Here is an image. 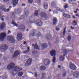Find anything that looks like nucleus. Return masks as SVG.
<instances>
[{
  "instance_id": "obj_41",
  "label": "nucleus",
  "mask_w": 79,
  "mask_h": 79,
  "mask_svg": "<svg viewBox=\"0 0 79 79\" xmlns=\"http://www.w3.org/2000/svg\"><path fill=\"white\" fill-rule=\"evenodd\" d=\"M66 33V28H64V32H63V35H64L65 33Z\"/></svg>"
},
{
  "instance_id": "obj_34",
  "label": "nucleus",
  "mask_w": 79,
  "mask_h": 79,
  "mask_svg": "<svg viewBox=\"0 0 79 79\" xmlns=\"http://www.w3.org/2000/svg\"><path fill=\"white\" fill-rule=\"evenodd\" d=\"M64 8L65 9H66V8H67L68 7V4H64Z\"/></svg>"
},
{
  "instance_id": "obj_23",
  "label": "nucleus",
  "mask_w": 79,
  "mask_h": 79,
  "mask_svg": "<svg viewBox=\"0 0 79 79\" xmlns=\"http://www.w3.org/2000/svg\"><path fill=\"white\" fill-rule=\"evenodd\" d=\"M34 48L35 49H38V50H40L39 47L38 46L37 44H35V45L34 46Z\"/></svg>"
},
{
  "instance_id": "obj_54",
  "label": "nucleus",
  "mask_w": 79,
  "mask_h": 79,
  "mask_svg": "<svg viewBox=\"0 0 79 79\" xmlns=\"http://www.w3.org/2000/svg\"><path fill=\"white\" fill-rule=\"evenodd\" d=\"M25 4H22V6H25Z\"/></svg>"
},
{
  "instance_id": "obj_57",
  "label": "nucleus",
  "mask_w": 79,
  "mask_h": 79,
  "mask_svg": "<svg viewBox=\"0 0 79 79\" xmlns=\"http://www.w3.org/2000/svg\"><path fill=\"white\" fill-rule=\"evenodd\" d=\"M74 12L75 13H77V11H74Z\"/></svg>"
},
{
  "instance_id": "obj_50",
  "label": "nucleus",
  "mask_w": 79,
  "mask_h": 79,
  "mask_svg": "<svg viewBox=\"0 0 79 79\" xmlns=\"http://www.w3.org/2000/svg\"><path fill=\"white\" fill-rule=\"evenodd\" d=\"M41 35L40 33H39L37 35L38 36H40Z\"/></svg>"
},
{
  "instance_id": "obj_14",
  "label": "nucleus",
  "mask_w": 79,
  "mask_h": 79,
  "mask_svg": "<svg viewBox=\"0 0 79 79\" xmlns=\"http://www.w3.org/2000/svg\"><path fill=\"white\" fill-rule=\"evenodd\" d=\"M37 23H36V25L38 26H41L42 25V22L40 20H38L36 21Z\"/></svg>"
},
{
  "instance_id": "obj_35",
  "label": "nucleus",
  "mask_w": 79,
  "mask_h": 79,
  "mask_svg": "<svg viewBox=\"0 0 79 79\" xmlns=\"http://www.w3.org/2000/svg\"><path fill=\"white\" fill-rule=\"evenodd\" d=\"M77 24V23L75 21H73V25L75 26V25H76Z\"/></svg>"
},
{
  "instance_id": "obj_53",
  "label": "nucleus",
  "mask_w": 79,
  "mask_h": 79,
  "mask_svg": "<svg viewBox=\"0 0 79 79\" xmlns=\"http://www.w3.org/2000/svg\"><path fill=\"white\" fill-rule=\"evenodd\" d=\"M23 44H24V45H25V44L26 45V44H27L26 43V41H24Z\"/></svg>"
},
{
  "instance_id": "obj_43",
  "label": "nucleus",
  "mask_w": 79,
  "mask_h": 79,
  "mask_svg": "<svg viewBox=\"0 0 79 79\" xmlns=\"http://www.w3.org/2000/svg\"><path fill=\"white\" fill-rule=\"evenodd\" d=\"M11 31L9 30H8L7 31V34L9 35L10 33H11Z\"/></svg>"
},
{
  "instance_id": "obj_7",
  "label": "nucleus",
  "mask_w": 79,
  "mask_h": 79,
  "mask_svg": "<svg viewBox=\"0 0 79 79\" xmlns=\"http://www.w3.org/2000/svg\"><path fill=\"white\" fill-rule=\"evenodd\" d=\"M7 40L10 41L11 43H13L15 42L14 38L12 36H9L7 38Z\"/></svg>"
},
{
  "instance_id": "obj_55",
  "label": "nucleus",
  "mask_w": 79,
  "mask_h": 79,
  "mask_svg": "<svg viewBox=\"0 0 79 79\" xmlns=\"http://www.w3.org/2000/svg\"><path fill=\"white\" fill-rule=\"evenodd\" d=\"M71 28L72 29H74V28L73 27L71 26Z\"/></svg>"
},
{
  "instance_id": "obj_36",
  "label": "nucleus",
  "mask_w": 79,
  "mask_h": 79,
  "mask_svg": "<svg viewBox=\"0 0 79 79\" xmlns=\"http://www.w3.org/2000/svg\"><path fill=\"white\" fill-rule=\"evenodd\" d=\"M10 51L11 52H13L14 48L13 47L10 48Z\"/></svg>"
},
{
  "instance_id": "obj_22",
  "label": "nucleus",
  "mask_w": 79,
  "mask_h": 79,
  "mask_svg": "<svg viewBox=\"0 0 79 79\" xmlns=\"http://www.w3.org/2000/svg\"><path fill=\"white\" fill-rule=\"evenodd\" d=\"M44 8L45 9H47L48 8V5L46 2H44Z\"/></svg>"
},
{
  "instance_id": "obj_2",
  "label": "nucleus",
  "mask_w": 79,
  "mask_h": 79,
  "mask_svg": "<svg viewBox=\"0 0 79 79\" xmlns=\"http://www.w3.org/2000/svg\"><path fill=\"white\" fill-rule=\"evenodd\" d=\"M50 54L52 56H54V57H53V59L52 60V62L53 63H54L56 60V57L55 56L56 55L55 54V50H52L51 52H50Z\"/></svg>"
},
{
  "instance_id": "obj_25",
  "label": "nucleus",
  "mask_w": 79,
  "mask_h": 79,
  "mask_svg": "<svg viewBox=\"0 0 79 79\" xmlns=\"http://www.w3.org/2000/svg\"><path fill=\"white\" fill-rule=\"evenodd\" d=\"M46 38H47L48 39H50L51 38L52 36L50 34H48V35H46Z\"/></svg>"
},
{
  "instance_id": "obj_20",
  "label": "nucleus",
  "mask_w": 79,
  "mask_h": 79,
  "mask_svg": "<svg viewBox=\"0 0 79 79\" xmlns=\"http://www.w3.org/2000/svg\"><path fill=\"white\" fill-rule=\"evenodd\" d=\"M57 22V19L56 18L54 17L53 19V24L55 25L56 24Z\"/></svg>"
},
{
  "instance_id": "obj_49",
  "label": "nucleus",
  "mask_w": 79,
  "mask_h": 79,
  "mask_svg": "<svg viewBox=\"0 0 79 79\" xmlns=\"http://www.w3.org/2000/svg\"><path fill=\"white\" fill-rule=\"evenodd\" d=\"M66 75V73H64V74H63V76L64 77Z\"/></svg>"
},
{
  "instance_id": "obj_64",
  "label": "nucleus",
  "mask_w": 79,
  "mask_h": 79,
  "mask_svg": "<svg viewBox=\"0 0 79 79\" xmlns=\"http://www.w3.org/2000/svg\"><path fill=\"white\" fill-rule=\"evenodd\" d=\"M76 11H77V10H78V9L77 8V9H76Z\"/></svg>"
},
{
  "instance_id": "obj_39",
  "label": "nucleus",
  "mask_w": 79,
  "mask_h": 79,
  "mask_svg": "<svg viewBox=\"0 0 79 79\" xmlns=\"http://www.w3.org/2000/svg\"><path fill=\"white\" fill-rule=\"evenodd\" d=\"M68 40L69 41H70L71 40V37L70 35H69V36H68Z\"/></svg>"
},
{
  "instance_id": "obj_19",
  "label": "nucleus",
  "mask_w": 79,
  "mask_h": 79,
  "mask_svg": "<svg viewBox=\"0 0 79 79\" xmlns=\"http://www.w3.org/2000/svg\"><path fill=\"white\" fill-rule=\"evenodd\" d=\"M5 25V23L4 22H2L1 24V25L0 27V29L1 30H2L4 27Z\"/></svg>"
},
{
  "instance_id": "obj_38",
  "label": "nucleus",
  "mask_w": 79,
  "mask_h": 79,
  "mask_svg": "<svg viewBox=\"0 0 79 79\" xmlns=\"http://www.w3.org/2000/svg\"><path fill=\"white\" fill-rule=\"evenodd\" d=\"M66 17H67V18L70 19L71 18V16L69 15H67Z\"/></svg>"
},
{
  "instance_id": "obj_30",
  "label": "nucleus",
  "mask_w": 79,
  "mask_h": 79,
  "mask_svg": "<svg viewBox=\"0 0 79 79\" xmlns=\"http://www.w3.org/2000/svg\"><path fill=\"white\" fill-rule=\"evenodd\" d=\"M45 75L46 74L45 73H42L41 79H45L44 76H45Z\"/></svg>"
},
{
  "instance_id": "obj_59",
  "label": "nucleus",
  "mask_w": 79,
  "mask_h": 79,
  "mask_svg": "<svg viewBox=\"0 0 79 79\" xmlns=\"http://www.w3.org/2000/svg\"><path fill=\"white\" fill-rule=\"evenodd\" d=\"M1 18H4V16H2Z\"/></svg>"
},
{
  "instance_id": "obj_42",
  "label": "nucleus",
  "mask_w": 79,
  "mask_h": 79,
  "mask_svg": "<svg viewBox=\"0 0 79 79\" xmlns=\"http://www.w3.org/2000/svg\"><path fill=\"white\" fill-rule=\"evenodd\" d=\"M56 30L57 31H59L60 30V29L56 27Z\"/></svg>"
},
{
  "instance_id": "obj_1",
  "label": "nucleus",
  "mask_w": 79,
  "mask_h": 79,
  "mask_svg": "<svg viewBox=\"0 0 79 79\" xmlns=\"http://www.w3.org/2000/svg\"><path fill=\"white\" fill-rule=\"evenodd\" d=\"M14 69H15V70H14V71H12V72L11 73V74H12V75L13 76H15L16 75V73H17L18 71L22 70V69L20 68L18 66L15 67Z\"/></svg>"
},
{
  "instance_id": "obj_9",
  "label": "nucleus",
  "mask_w": 79,
  "mask_h": 79,
  "mask_svg": "<svg viewBox=\"0 0 79 79\" xmlns=\"http://www.w3.org/2000/svg\"><path fill=\"white\" fill-rule=\"evenodd\" d=\"M51 63V61L49 59H46L44 60V63L46 66L49 65Z\"/></svg>"
},
{
  "instance_id": "obj_10",
  "label": "nucleus",
  "mask_w": 79,
  "mask_h": 79,
  "mask_svg": "<svg viewBox=\"0 0 79 79\" xmlns=\"http://www.w3.org/2000/svg\"><path fill=\"white\" fill-rule=\"evenodd\" d=\"M32 62V59L31 58H29L25 63V65L26 66H29L31 64Z\"/></svg>"
},
{
  "instance_id": "obj_44",
  "label": "nucleus",
  "mask_w": 79,
  "mask_h": 79,
  "mask_svg": "<svg viewBox=\"0 0 79 79\" xmlns=\"http://www.w3.org/2000/svg\"><path fill=\"white\" fill-rule=\"evenodd\" d=\"M32 36H35V32H34L32 33V34L31 35Z\"/></svg>"
},
{
  "instance_id": "obj_48",
  "label": "nucleus",
  "mask_w": 79,
  "mask_h": 79,
  "mask_svg": "<svg viewBox=\"0 0 79 79\" xmlns=\"http://www.w3.org/2000/svg\"><path fill=\"white\" fill-rule=\"evenodd\" d=\"M10 10V9H7V10H6V11H5V12H8L9 11V10Z\"/></svg>"
},
{
  "instance_id": "obj_40",
  "label": "nucleus",
  "mask_w": 79,
  "mask_h": 79,
  "mask_svg": "<svg viewBox=\"0 0 79 79\" xmlns=\"http://www.w3.org/2000/svg\"><path fill=\"white\" fill-rule=\"evenodd\" d=\"M41 3V0H38V4L39 5H40Z\"/></svg>"
},
{
  "instance_id": "obj_45",
  "label": "nucleus",
  "mask_w": 79,
  "mask_h": 79,
  "mask_svg": "<svg viewBox=\"0 0 79 79\" xmlns=\"http://www.w3.org/2000/svg\"><path fill=\"white\" fill-rule=\"evenodd\" d=\"M9 1V0H3V2H7V1Z\"/></svg>"
},
{
  "instance_id": "obj_47",
  "label": "nucleus",
  "mask_w": 79,
  "mask_h": 79,
  "mask_svg": "<svg viewBox=\"0 0 79 79\" xmlns=\"http://www.w3.org/2000/svg\"><path fill=\"white\" fill-rule=\"evenodd\" d=\"M67 15H66V14H65V13H64V14L63 16H64V17H66Z\"/></svg>"
},
{
  "instance_id": "obj_51",
  "label": "nucleus",
  "mask_w": 79,
  "mask_h": 79,
  "mask_svg": "<svg viewBox=\"0 0 79 79\" xmlns=\"http://www.w3.org/2000/svg\"><path fill=\"white\" fill-rule=\"evenodd\" d=\"M35 77H37V73H35Z\"/></svg>"
},
{
  "instance_id": "obj_60",
  "label": "nucleus",
  "mask_w": 79,
  "mask_h": 79,
  "mask_svg": "<svg viewBox=\"0 0 79 79\" xmlns=\"http://www.w3.org/2000/svg\"><path fill=\"white\" fill-rule=\"evenodd\" d=\"M73 18H74V19L75 18V17L74 16H73Z\"/></svg>"
},
{
  "instance_id": "obj_24",
  "label": "nucleus",
  "mask_w": 79,
  "mask_h": 79,
  "mask_svg": "<svg viewBox=\"0 0 79 79\" xmlns=\"http://www.w3.org/2000/svg\"><path fill=\"white\" fill-rule=\"evenodd\" d=\"M39 12V10H35V13L34 14V15L35 16H37L38 15Z\"/></svg>"
},
{
  "instance_id": "obj_58",
  "label": "nucleus",
  "mask_w": 79,
  "mask_h": 79,
  "mask_svg": "<svg viewBox=\"0 0 79 79\" xmlns=\"http://www.w3.org/2000/svg\"><path fill=\"white\" fill-rule=\"evenodd\" d=\"M58 67L59 68H60V65H59L58 66Z\"/></svg>"
},
{
  "instance_id": "obj_46",
  "label": "nucleus",
  "mask_w": 79,
  "mask_h": 79,
  "mask_svg": "<svg viewBox=\"0 0 79 79\" xmlns=\"http://www.w3.org/2000/svg\"><path fill=\"white\" fill-rule=\"evenodd\" d=\"M24 47L23 46V45H21V48H22V49H23L24 48Z\"/></svg>"
},
{
  "instance_id": "obj_21",
  "label": "nucleus",
  "mask_w": 79,
  "mask_h": 79,
  "mask_svg": "<svg viewBox=\"0 0 79 79\" xmlns=\"http://www.w3.org/2000/svg\"><path fill=\"white\" fill-rule=\"evenodd\" d=\"M27 48V50L26 51H23V53H24V54L27 53L30 51V49L29 47Z\"/></svg>"
},
{
  "instance_id": "obj_32",
  "label": "nucleus",
  "mask_w": 79,
  "mask_h": 79,
  "mask_svg": "<svg viewBox=\"0 0 79 79\" xmlns=\"http://www.w3.org/2000/svg\"><path fill=\"white\" fill-rule=\"evenodd\" d=\"M74 1H76V0H69V3L71 4V3H73V2Z\"/></svg>"
},
{
  "instance_id": "obj_27",
  "label": "nucleus",
  "mask_w": 79,
  "mask_h": 79,
  "mask_svg": "<svg viewBox=\"0 0 79 79\" xmlns=\"http://www.w3.org/2000/svg\"><path fill=\"white\" fill-rule=\"evenodd\" d=\"M41 46L42 47H43L44 48H46L47 47L48 45L47 44H41Z\"/></svg>"
},
{
  "instance_id": "obj_3",
  "label": "nucleus",
  "mask_w": 79,
  "mask_h": 79,
  "mask_svg": "<svg viewBox=\"0 0 79 79\" xmlns=\"http://www.w3.org/2000/svg\"><path fill=\"white\" fill-rule=\"evenodd\" d=\"M7 48V46L6 44H2L0 48V49L2 52H3Z\"/></svg>"
},
{
  "instance_id": "obj_15",
  "label": "nucleus",
  "mask_w": 79,
  "mask_h": 79,
  "mask_svg": "<svg viewBox=\"0 0 79 79\" xmlns=\"http://www.w3.org/2000/svg\"><path fill=\"white\" fill-rule=\"evenodd\" d=\"M18 1H19V0H12V3L13 6H16L18 3Z\"/></svg>"
},
{
  "instance_id": "obj_56",
  "label": "nucleus",
  "mask_w": 79,
  "mask_h": 79,
  "mask_svg": "<svg viewBox=\"0 0 79 79\" xmlns=\"http://www.w3.org/2000/svg\"><path fill=\"white\" fill-rule=\"evenodd\" d=\"M76 16H78V17H79V15L78 14H77L76 15Z\"/></svg>"
},
{
  "instance_id": "obj_52",
  "label": "nucleus",
  "mask_w": 79,
  "mask_h": 79,
  "mask_svg": "<svg viewBox=\"0 0 79 79\" xmlns=\"http://www.w3.org/2000/svg\"><path fill=\"white\" fill-rule=\"evenodd\" d=\"M1 20L2 21H3L4 20V19L3 18H2V17L1 18Z\"/></svg>"
},
{
  "instance_id": "obj_12",
  "label": "nucleus",
  "mask_w": 79,
  "mask_h": 79,
  "mask_svg": "<svg viewBox=\"0 0 79 79\" xmlns=\"http://www.w3.org/2000/svg\"><path fill=\"white\" fill-rule=\"evenodd\" d=\"M6 35L5 33H3L1 34L0 35V40L1 41H2L4 40V38H5Z\"/></svg>"
},
{
  "instance_id": "obj_16",
  "label": "nucleus",
  "mask_w": 79,
  "mask_h": 79,
  "mask_svg": "<svg viewBox=\"0 0 79 79\" xmlns=\"http://www.w3.org/2000/svg\"><path fill=\"white\" fill-rule=\"evenodd\" d=\"M35 16H31L29 18V22L31 23H33L34 22V21H32V19H34Z\"/></svg>"
},
{
  "instance_id": "obj_8",
  "label": "nucleus",
  "mask_w": 79,
  "mask_h": 79,
  "mask_svg": "<svg viewBox=\"0 0 79 79\" xmlns=\"http://www.w3.org/2000/svg\"><path fill=\"white\" fill-rule=\"evenodd\" d=\"M15 66V64L14 63H11L7 66L8 69H12L14 68Z\"/></svg>"
},
{
  "instance_id": "obj_29",
  "label": "nucleus",
  "mask_w": 79,
  "mask_h": 79,
  "mask_svg": "<svg viewBox=\"0 0 79 79\" xmlns=\"http://www.w3.org/2000/svg\"><path fill=\"white\" fill-rule=\"evenodd\" d=\"M11 24H14V25L16 27H18V24L17 23H16L13 20L12 21Z\"/></svg>"
},
{
  "instance_id": "obj_18",
  "label": "nucleus",
  "mask_w": 79,
  "mask_h": 79,
  "mask_svg": "<svg viewBox=\"0 0 79 79\" xmlns=\"http://www.w3.org/2000/svg\"><path fill=\"white\" fill-rule=\"evenodd\" d=\"M40 15L42 17H44L45 18H46L47 14L46 13L42 12L41 13Z\"/></svg>"
},
{
  "instance_id": "obj_26",
  "label": "nucleus",
  "mask_w": 79,
  "mask_h": 79,
  "mask_svg": "<svg viewBox=\"0 0 79 79\" xmlns=\"http://www.w3.org/2000/svg\"><path fill=\"white\" fill-rule=\"evenodd\" d=\"M46 69V68L45 66H42L40 67V70H44Z\"/></svg>"
},
{
  "instance_id": "obj_6",
  "label": "nucleus",
  "mask_w": 79,
  "mask_h": 79,
  "mask_svg": "<svg viewBox=\"0 0 79 79\" xmlns=\"http://www.w3.org/2000/svg\"><path fill=\"white\" fill-rule=\"evenodd\" d=\"M23 36L22 33L19 32L17 33V39L19 41H20L21 40V38Z\"/></svg>"
},
{
  "instance_id": "obj_13",
  "label": "nucleus",
  "mask_w": 79,
  "mask_h": 79,
  "mask_svg": "<svg viewBox=\"0 0 79 79\" xmlns=\"http://www.w3.org/2000/svg\"><path fill=\"white\" fill-rule=\"evenodd\" d=\"M20 52L18 51H15L14 54L12 56V58H16V57L18 55L20 54Z\"/></svg>"
},
{
  "instance_id": "obj_33",
  "label": "nucleus",
  "mask_w": 79,
  "mask_h": 79,
  "mask_svg": "<svg viewBox=\"0 0 79 79\" xmlns=\"http://www.w3.org/2000/svg\"><path fill=\"white\" fill-rule=\"evenodd\" d=\"M29 14V12L28 11H26L25 12V14L26 16H27Z\"/></svg>"
},
{
  "instance_id": "obj_62",
  "label": "nucleus",
  "mask_w": 79,
  "mask_h": 79,
  "mask_svg": "<svg viewBox=\"0 0 79 79\" xmlns=\"http://www.w3.org/2000/svg\"><path fill=\"white\" fill-rule=\"evenodd\" d=\"M14 13H13V14H12V16H13V17H14V16H15V15H14Z\"/></svg>"
},
{
  "instance_id": "obj_17",
  "label": "nucleus",
  "mask_w": 79,
  "mask_h": 79,
  "mask_svg": "<svg viewBox=\"0 0 79 79\" xmlns=\"http://www.w3.org/2000/svg\"><path fill=\"white\" fill-rule=\"evenodd\" d=\"M19 30L23 31L25 30V26L23 25H21L20 27H19Z\"/></svg>"
},
{
  "instance_id": "obj_37",
  "label": "nucleus",
  "mask_w": 79,
  "mask_h": 79,
  "mask_svg": "<svg viewBox=\"0 0 79 79\" xmlns=\"http://www.w3.org/2000/svg\"><path fill=\"white\" fill-rule=\"evenodd\" d=\"M33 0H28V3H31L33 2Z\"/></svg>"
},
{
  "instance_id": "obj_31",
  "label": "nucleus",
  "mask_w": 79,
  "mask_h": 79,
  "mask_svg": "<svg viewBox=\"0 0 79 79\" xmlns=\"http://www.w3.org/2000/svg\"><path fill=\"white\" fill-rule=\"evenodd\" d=\"M56 9L57 10H59L61 12H63V10H62L61 9H60V8H58L57 7H56Z\"/></svg>"
},
{
  "instance_id": "obj_4",
  "label": "nucleus",
  "mask_w": 79,
  "mask_h": 79,
  "mask_svg": "<svg viewBox=\"0 0 79 79\" xmlns=\"http://www.w3.org/2000/svg\"><path fill=\"white\" fill-rule=\"evenodd\" d=\"M69 67L72 70H76L77 69V67L74 65V64L72 63V62H70L69 63Z\"/></svg>"
},
{
  "instance_id": "obj_61",
  "label": "nucleus",
  "mask_w": 79,
  "mask_h": 79,
  "mask_svg": "<svg viewBox=\"0 0 79 79\" xmlns=\"http://www.w3.org/2000/svg\"><path fill=\"white\" fill-rule=\"evenodd\" d=\"M48 78H49V79H50L51 78V77H49Z\"/></svg>"
},
{
  "instance_id": "obj_5",
  "label": "nucleus",
  "mask_w": 79,
  "mask_h": 79,
  "mask_svg": "<svg viewBox=\"0 0 79 79\" xmlns=\"http://www.w3.org/2000/svg\"><path fill=\"white\" fill-rule=\"evenodd\" d=\"M64 56H60V57L59 60L60 61H63L64 60V56L66 55L67 53V50L66 49H64Z\"/></svg>"
},
{
  "instance_id": "obj_11",
  "label": "nucleus",
  "mask_w": 79,
  "mask_h": 79,
  "mask_svg": "<svg viewBox=\"0 0 79 79\" xmlns=\"http://www.w3.org/2000/svg\"><path fill=\"white\" fill-rule=\"evenodd\" d=\"M73 76L75 78L79 77V72L78 71H75L73 73Z\"/></svg>"
},
{
  "instance_id": "obj_63",
  "label": "nucleus",
  "mask_w": 79,
  "mask_h": 79,
  "mask_svg": "<svg viewBox=\"0 0 79 79\" xmlns=\"http://www.w3.org/2000/svg\"><path fill=\"white\" fill-rule=\"evenodd\" d=\"M2 77H3V78H6V77H4V76H2Z\"/></svg>"
},
{
  "instance_id": "obj_28",
  "label": "nucleus",
  "mask_w": 79,
  "mask_h": 79,
  "mask_svg": "<svg viewBox=\"0 0 79 79\" xmlns=\"http://www.w3.org/2000/svg\"><path fill=\"white\" fill-rule=\"evenodd\" d=\"M23 73L22 72H19L18 73V75L19 77L22 76L23 74Z\"/></svg>"
}]
</instances>
